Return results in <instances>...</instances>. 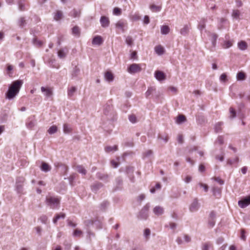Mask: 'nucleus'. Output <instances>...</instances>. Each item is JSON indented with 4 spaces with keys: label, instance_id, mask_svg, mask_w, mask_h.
Returning <instances> with one entry per match:
<instances>
[{
    "label": "nucleus",
    "instance_id": "nucleus-6",
    "mask_svg": "<svg viewBox=\"0 0 250 250\" xmlns=\"http://www.w3.org/2000/svg\"><path fill=\"white\" fill-rule=\"evenodd\" d=\"M200 204L197 199H195L189 207V210L191 212H195L198 210Z\"/></svg>",
    "mask_w": 250,
    "mask_h": 250
},
{
    "label": "nucleus",
    "instance_id": "nucleus-8",
    "mask_svg": "<svg viewBox=\"0 0 250 250\" xmlns=\"http://www.w3.org/2000/svg\"><path fill=\"white\" fill-rule=\"evenodd\" d=\"M100 22L102 27H106L109 26L110 21L108 18L105 16H102L100 19Z\"/></svg>",
    "mask_w": 250,
    "mask_h": 250
},
{
    "label": "nucleus",
    "instance_id": "nucleus-54",
    "mask_svg": "<svg viewBox=\"0 0 250 250\" xmlns=\"http://www.w3.org/2000/svg\"><path fill=\"white\" fill-rule=\"evenodd\" d=\"M137 52L135 51H133L131 53L130 59H137Z\"/></svg>",
    "mask_w": 250,
    "mask_h": 250
},
{
    "label": "nucleus",
    "instance_id": "nucleus-43",
    "mask_svg": "<svg viewBox=\"0 0 250 250\" xmlns=\"http://www.w3.org/2000/svg\"><path fill=\"white\" fill-rule=\"evenodd\" d=\"M211 246L209 243H206L203 244L202 250H209V248Z\"/></svg>",
    "mask_w": 250,
    "mask_h": 250
},
{
    "label": "nucleus",
    "instance_id": "nucleus-11",
    "mask_svg": "<svg viewBox=\"0 0 250 250\" xmlns=\"http://www.w3.org/2000/svg\"><path fill=\"white\" fill-rule=\"evenodd\" d=\"M166 74L162 71L157 70V81L162 82L166 79Z\"/></svg>",
    "mask_w": 250,
    "mask_h": 250
},
{
    "label": "nucleus",
    "instance_id": "nucleus-10",
    "mask_svg": "<svg viewBox=\"0 0 250 250\" xmlns=\"http://www.w3.org/2000/svg\"><path fill=\"white\" fill-rule=\"evenodd\" d=\"M213 195L217 198H219L221 194V189L220 188L213 187L212 188Z\"/></svg>",
    "mask_w": 250,
    "mask_h": 250
},
{
    "label": "nucleus",
    "instance_id": "nucleus-27",
    "mask_svg": "<svg viewBox=\"0 0 250 250\" xmlns=\"http://www.w3.org/2000/svg\"><path fill=\"white\" fill-rule=\"evenodd\" d=\"M158 139L164 142V143H167L168 140V137L167 135H161L159 134L158 136Z\"/></svg>",
    "mask_w": 250,
    "mask_h": 250
},
{
    "label": "nucleus",
    "instance_id": "nucleus-35",
    "mask_svg": "<svg viewBox=\"0 0 250 250\" xmlns=\"http://www.w3.org/2000/svg\"><path fill=\"white\" fill-rule=\"evenodd\" d=\"M26 20H25L24 18L21 17L19 19L18 24L20 27H23L26 24Z\"/></svg>",
    "mask_w": 250,
    "mask_h": 250
},
{
    "label": "nucleus",
    "instance_id": "nucleus-31",
    "mask_svg": "<svg viewBox=\"0 0 250 250\" xmlns=\"http://www.w3.org/2000/svg\"><path fill=\"white\" fill-rule=\"evenodd\" d=\"M76 90V88L74 86L71 87L68 89V96L69 97H71L74 95V93L75 92Z\"/></svg>",
    "mask_w": 250,
    "mask_h": 250
},
{
    "label": "nucleus",
    "instance_id": "nucleus-4",
    "mask_svg": "<svg viewBox=\"0 0 250 250\" xmlns=\"http://www.w3.org/2000/svg\"><path fill=\"white\" fill-rule=\"evenodd\" d=\"M239 206L241 208H245L250 204V195L246 197L238 202Z\"/></svg>",
    "mask_w": 250,
    "mask_h": 250
},
{
    "label": "nucleus",
    "instance_id": "nucleus-38",
    "mask_svg": "<svg viewBox=\"0 0 250 250\" xmlns=\"http://www.w3.org/2000/svg\"><path fill=\"white\" fill-rule=\"evenodd\" d=\"M125 42L128 45H132L133 43V40L130 36H127L125 39Z\"/></svg>",
    "mask_w": 250,
    "mask_h": 250
},
{
    "label": "nucleus",
    "instance_id": "nucleus-63",
    "mask_svg": "<svg viewBox=\"0 0 250 250\" xmlns=\"http://www.w3.org/2000/svg\"><path fill=\"white\" fill-rule=\"evenodd\" d=\"M178 143L182 144L183 143V137L182 135H179L178 136Z\"/></svg>",
    "mask_w": 250,
    "mask_h": 250
},
{
    "label": "nucleus",
    "instance_id": "nucleus-14",
    "mask_svg": "<svg viewBox=\"0 0 250 250\" xmlns=\"http://www.w3.org/2000/svg\"><path fill=\"white\" fill-rule=\"evenodd\" d=\"M161 33L163 35L168 34L170 31L169 27L167 25H162L160 28Z\"/></svg>",
    "mask_w": 250,
    "mask_h": 250
},
{
    "label": "nucleus",
    "instance_id": "nucleus-25",
    "mask_svg": "<svg viewBox=\"0 0 250 250\" xmlns=\"http://www.w3.org/2000/svg\"><path fill=\"white\" fill-rule=\"evenodd\" d=\"M117 150V146L115 145L113 146H107L105 147V150L107 152H110L112 151H115Z\"/></svg>",
    "mask_w": 250,
    "mask_h": 250
},
{
    "label": "nucleus",
    "instance_id": "nucleus-53",
    "mask_svg": "<svg viewBox=\"0 0 250 250\" xmlns=\"http://www.w3.org/2000/svg\"><path fill=\"white\" fill-rule=\"evenodd\" d=\"M13 67L12 65L10 64H8L7 67V73L9 74V75L11 77L12 76L11 75V71L13 70Z\"/></svg>",
    "mask_w": 250,
    "mask_h": 250
},
{
    "label": "nucleus",
    "instance_id": "nucleus-41",
    "mask_svg": "<svg viewBox=\"0 0 250 250\" xmlns=\"http://www.w3.org/2000/svg\"><path fill=\"white\" fill-rule=\"evenodd\" d=\"M157 216L162 215L164 212V208L161 207L157 206Z\"/></svg>",
    "mask_w": 250,
    "mask_h": 250
},
{
    "label": "nucleus",
    "instance_id": "nucleus-46",
    "mask_svg": "<svg viewBox=\"0 0 250 250\" xmlns=\"http://www.w3.org/2000/svg\"><path fill=\"white\" fill-rule=\"evenodd\" d=\"M220 80L222 82H226L227 81V76L225 73L222 74L220 77Z\"/></svg>",
    "mask_w": 250,
    "mask_h": 250
},
{
    "label": "nucleus",
    "instance_id": "nucleus-51",
    "mask_svg": "<svg viewBox=\"0 0 250 250\" xmlns=\"http://www.w3.org/2000/svg\"><path fill=\"white\" fill-rule=\"evenodd\" d=\"M229 112L231 114L230 116V118H233L236 116V112L232 107L229 108Z\"/></svg>",
    "mask_w": 250,
    "mask_h": 250
},
{
    "label": "nucleus",
    "instance_id": "nucleus-40",
    "mask_svg": "<svg viewBox=\"0 0 250 250\" xmlns=\"http://www.w3.org/2000/svg\"><path fill=\"white\" fill-rule=\"evenodd\" d=\"M155 91V89L152 88H149L146 93V95L147 98H149L150 95Z\"/></svg>",
    "mask_w": 250,
    "mask_h": 250
},
{
    "label": "nucleus",
    "instance_id": "nucleus-2",
    "mask_svg": "<svg viewBox=\"0 0 250 250\" xmlns=\"http://www.w3.org/2000/svg\"><path fill=\"white\" fill-rule=\"evenodd\" d=\"M47 204L53 209L58 208L60 203V199L57 197L47 196L46 198Z\"/></svg>",
    "mask_w": 250,
    "mask_h": 250
},
{
    "label": "nucleus",
    "instance_id": "nucleus-48",
    "mask_svg": "<svg viewBox=\"0 0 250 250\" xmlns=\"http://www.w3.org/2000/svg\"><path fill=\"white\" fill-rule=\"evenodd\" d=\"M35 125V122L32 121L28 122L26 123V126L29 128H32V127H33Z\"/></svg>",
    "mask_w": 250,
    "mask_h": 250
},
{
    "label": "nucleus",
    "instance_id": "nucleus-15",
    "mask_svg": "<svg viewBox=\"0 0 250 250\" xmlns=\"http://www.w3.org/2000/svg\"><path fill=\"white\" fill-rule=\"evenodd\" d=\"M236 79L237 81H244L246 79L245 73L242 71L239 72L237 74Z\"/></svg>",
    "mask_w": 250,
    "mask_h": 250
},
{
    "label": "nucleus",
    "instance_id": "nucleus-28",
    "mask_svg": "<svg viewBox=\"0 0 250 250\" xmlns=\"http://www.w3.org/2000/svg\"><path fill=\"white\" fill-rule=\"evenodd\" d=\"M223 123L222 122H219L215 125L214 130L216 133H218L222 131L221 126Z\"/></svg>",
    "mask_w": 250,
    "mask_h": 250
},
{
    "label": "nucleus",
    "instance_id": "nucleus-36",
    "mask_svg": "<svg viewBox=\"0 0 250 250\" xmlns=\"http://www.w3.org/2000/svg\"><path fill=\"white\" fill-rule=\"evenodd\" d=\"M57 131V127L56 125L51 126L48 130V132L50 134H53Z\"/></svg>",
    "mask_w": 250,
    "mask_h": 250
},
{
    "label": "nucleus",
    "instance_id": "nucleus-60",
    "mask_svg": "<svg viewBox=\"0 0 250 250\" xmlns=\"http://www.w3.org/2000/svg\"><path fill=\"white\" fill-rule=\"evenodd\" d=\"M177 225L174 223H169V227L171 229L174 230L176 229Z\"/></svg>",
    "mask_w": 250,
    "mask_h": 250
},
{
    "label": "nucleus",
    "instance_id": "nucleus-16",
    "mask_svg": "<svg viewBox=\"0 0 250 250\" xmlns=\"http://www.w3.org/2000/svg\"><path fill=\"white\" fill-rule=\"evenodd\" d=\"M208 35L210 36L211 37V42L213 47L215 46L216 40L218 38V35L215 33H211L210 32H208Z\"/></svg>",
    "mask_w": 250,
    "mask_h": 250
},
{
    "label": "nucleus",
    "instance_id": "nucleus-23",
    "mask_svg": "<svg viewBox=\"0 0 250 250\" xmlns=\"http://www.w3.org/2000/svg\"><path fill=\"white\" fill-rule=\"evenodd\" d=\"M72 34L76 36L79 37L80 35V30L78 26H75L72 28Z\"/></svg>",
    "mask_w": 250,
    "mask_h": 250
},
{
    "label": "nucleus",
    "instance_id": "nucleus-49",
    "mask_svg": "<svg viewBox=\"0 0 250 250\" xmlns=\"http://www.w3.org/2000/svg\"><path fill=\"white\" fill-rule=\"evenodd\" d=\"M209 227L210 228H212L215 224V219H209L208 218V222Z\"/></svg>",
    "mask_w": 250,
    "mask_h": 250
},
{
    "label": "nucleus",
    "instance_id": "nucleus-20",
    "mask_svg": "<svg viewBox=\"0 0 250 250\" xmlns=\"http://www.w3.org/2000/svg\"><path fill=\"white\" fill-rule=\"evenodd\" d=\"M104 77L108 81H112L114 79V76L113 74L110 71H107L105 72Z\"/></svg>",
    "mask_w": 250,
    "mask_h": 250
},
{
    "label": "nucleus",
    "instance_id": "nucleus-3",
    "mask_svg": "<svg viewBox=\"0 0 250 250\" xmlns=\"http://www.w3.org/2000/svg\"><path fill=\"white\" fill-rule=\"evenodd\" d=\"M142 70L140 64L133 63L128 67L127 71L129 73L134 74L138 73Z\"/></svg>",
    "mask_w": 250,
    "mask_h": 250
},
{
    "label": "nucleus",
    "instance_id": "nucleus-59",
    "mask_svg": "<svg viewBox=\"0 0 250 250\" xmlns=\"http://www.w3.org/2000/svg\"><path fill=\"white\" fill-rule=\"evenodd\" d=\"M111 164L112 167L114 168L117 167L119 165L118 163L115 162L114 160L111 161Z\"/></svg>",
    "mask_w": 250,
    "mask_h": 250
},
{
    "label": "nucleus",
    "instance_id": "nucleus-22",
    "mask_svg": "<svg viewBox=\"0 0 250 250\" xmlns=\"http://www.w3.org/2000/svg\"><path fill=\"white\" fill-rule=\"evenodd\" d=\"M65 217V214L63 213H60V214H57L56 216L53 219V222L56 224L57 221L60 218H64Z\"/></svg>",
    "mask_w": 250,
    "mask_h": 250
},
{
    "label": "nucleus",
    "instance_id": "nucleus-29",
    "mask_svg": "<svg viewBox=\"0 0 250 250\" xmlns=\"http://www.w3.org/2000/svg\"><path fill=\"white\" fill-rule=\"evenodd\" d=\"M76 170L79 173L85 175L86 174V170L82 166H78L76 167Z\"/></svg>",
    "mask_w": 250,
    "mask_h": 250
},
{
    "label": "nucleus",
    "instance_id": "nucleus-26",
    "mask_svg": "<svg viewBox=\"0 0 250 250\" xmlns=\"http://www.w3.org/2000/svg\"><path fill=\"white\" fill-rule=\"evenodd\" d=\"M189 31V27L188 25H185L181 29L180 33L182 35H186L188 34Z\"/></svg>",
    "mask_w": 250,
    "mask_h": 250
},
{
    "label": "nucleus",
    "instance_id": "nucleus-61",
    "mask_svg": "<svg viewBox=\"0 0 250 250\" xmlns=\"http://www.w3.org/2000/svg\"><path fill=\"white\" fill-rule=\"evenodd\" d=\"M149 22V18L148 16H145L144 19V23L145 24H148Z\"/></svg>",
    "mask_w": 250,
    "mask_h": 250
},
{
    "label": "nucleus",
    "instance_id": "nucleus-37",
    "mask_svg": "<svg viewBox=\"0 0 250 250\" xmlns=\"http://www.w3.org/2000/svg\"><path fill=\"white\" fill-rule=\"evenodd\" d=\"M71 128L69 126V125L65 124L63 125V132L65 133H69L71 132Z\"/></svg>",
    "mask_w": 250,
    "mask_h": 250
},
{
    "label": "nucleus",
    "instance_id": "nucleus-42",
    "mask_svg": "<svg viewBox=\"0 0 250 250\" xmlns=\"http://www.w3.org/2000/svg\"><path fill=\"white\" fill-rule=\"evenodd\" d=\"M239 161V158L238 157H235L233 160L229 159L227 161V163L230 165H231L233 163H237Z\"/></svg>",
    "mask_w": 250,
    "mask_h": 250
},
{
    "label": "nucleus",
    "instance_id": "nucleus-5",
    "mask_svg": "<svg viewBox=\"0 0 250 250\" xmlns=\"http://www.w3.org/2000/svg\"><path fill=\"white\" fill-rule=\"evenodd\" d=\"M127 26V23L126 21L120 20L119 21L116 23V27L120 30L122 32H124L125 31V27Z\"/></svg>",
    "mask_w": 250,
    "mask_h": 250
},
{
    "label": "nucleus",
    "instance_id": "nucleus-64",
    "mask_svg": "<svg viewBox=\"0 0 250 250\" xmlns=\"http://www.w3.org/2000/svg\"><path fill=\"white\" fill-rule=\"evenodd\" d=\"M184 240L186 242H189L191 240L190 237L188 236V235H184Z\"/></svg>",
    "mask_w": 250,
    "mask_h": 250
},
{
    "label": "nucleus",
    "instance_id": "nucleus-18",
    "mask_svg": "<svg viewBox=\"0 0 250 250\" xmlns=\"http://www.w3.org/2000/svg\"><path fill=\"white\" fill-rule=\"evenodd\" d=\"M63 17V14L61 11L57 10L54 14V19L56 21H59Z\"/></svg>",
    "mask_w": 250,
    "mask_h": 250
},
{
    "label": "nucleus",
    "instance_id": "nucleus-56",
    "mask_svg": "<svg viewBox=\"0 0 250 250\" xmlns=\"http://www.w3.org/2000/svg\"><path fill=\"white\" fill-rule=\"evenodd\" d=\"M80 15V11H77L75 10H74L73 12H72V15L74 17H79Z\"/></svg>",
    "mask_w": 250,
    "mask_h": 250
},
{
    "label": "nucleus",
    "instance_id": "nucleus-30",
    "mask_svg": "<svg viewBox=\"0 0 250 250\" xmlns=\"http://www.w3.org/2000/svg\"><path fill=\"white\" fill-rule=\"evenodd\" d=\"M186 119L185 116L180 115L177 117L176 122L178 124H181L182 123L185 122Z\"/></svg>",
    "mask_w": 250,
    "mask_h": 250
},
{
    "label": "nucleus",
    "instance_id": "nucleus-24",
    "mask_svg": "<svg viewBox=\"0 0 250 250\" xmlns=\"http://www.w3.org/2000/svg\"><path fill=\"white\" fill-rule=\"evenodd\" d=\"M241 15V13L238 10H233L231 16L233 18L238 19Z\"/></svg>",
    "mask_w": 250,
    "mask_h": 250
},
{
    "label": "nucleus",
    "instance_id": "nucleus-34",
    "mask_svg": "<svg viewBox=\"0 0 250 250\" xmlns=\"http://www.w3.org/2000/svg\"><path fill=\"white\" fill-rule=\"evenodd\" d=\"M129 120L133 124L136 123L137 122L136 116L134 114H131L128 116Z\"/></svg>",
    "mask_w": 250,
    "mask_h": 250
},
{
    "label": "nucleus",
    "instance_id": "nucleus-17",
    "mask_svg": "<svg viewBox=\"0 0 250 250\" xmlns=\"http://www.w3.org/2000/svg\"><path fill=\"white\" fill-rule=\"evenodd\" d=\"M238 48L241 50H245L247 49L248 44L245 41H242L238 43Z\"/></svg>",
    "mask_w": 250,
    "mask_h": 250
},
{
    "label": "nucleus",
    "instance_id": "nucleus-39",
    "mask_svg": "<svg viewBox=\"0 0 250 250\" xmlns=\"http://www.w3.org/2000/svg\"><path fill=\"white\" fill-rule=\"evenodd\" d=\"M144 235L146 237V239L147 240L150 235V230L148 229H146L144 230Z\"/></svg>",
    "mask_w": 250,
    "mask_h": 250
},
{
    "label": "nucleus",
    "instance_id": "nucleus-1",
    "mask_svg": "<svg viewBox=\"0 0 250 250\" xmlns=\"http://www.w3.org/2000/svg\"><path fill=\"white\" fill-rule=\"evenodd\" d=\"M22 83L21 80H16L12 82L6 94V97L9 99L14 98L19 92Z\"/></svg>",
    "mask_w": 250,
    "mask_h": 250
},
{
    "label": "nucleus",
    "instance_id": "nucleus-7",
    "mask_svg": "<svg viewBox=\"0 0 250 250\" xmlns=\"http://www.w3.org/2000/svg\"><path fill=\"white\" fill-rule=\"evenodd\" d=\"M148 214V207L146 206H145L140 211L139 215H138V218L139 219H146Z\"/></svg>",
    "mask_w": 250,
    "mask_h": 250
},
{
    "label": "nucleus",
    "instance_id": "nucleus-62",
    "mask_svg": "<svg viewBox=\"0 0 250 250\" xmlns=\"http://www.w3.org/2000/svg\"><path fill=\"white\" fill-rule=\"evenodd\" d=\"M40 220L43 223H46L47 220V217L46 216H42L40 217Z\"/></svg>",
    "mask_w": 250,
    "mask_h": 250
},
{
    "label": "nucleus",
    "instance_id": "nucleus-32",
    "mask_svg": "<svg viewBox=\"0 0 250 250\" xmlns=\"http://www.w3.org/2000/svg\"><path fill=\"white\" fill-rule=\"evenodd\" d=\"M66 53L65 52L64 49H60L58 52V55L60 58H63L66 56Z\"/></svg>",
    "mask_w": 250,
    "mask_h": 250
},
{
    "label": "nucleus",
    "instance_id": "nucleus-55",
    "mask_svg": "<svg viewBox=\"0 0 250 250\" xmlns=\"http://www.w3.org/2000/svg\"><path fill=\"white\" fill-rule=\"evenodd\" d=\"M214 179L221 185H223L224 184V181L222 180L221 179H220L219 177H214Z\"/></svg>",
    "mask_w": 250,
    "mask_h": 250
},
{
    "label": "nucleus",
    "instance_id": "nucleus-19",
    "mask_svg": "<svg viewBox=\"0 0 250 250\" xmlns=\"http://www.w3.org/2000/svg\"><path fill=\"white\" fill-rule=\"evenodd\" d=\"M206 21H207V20L205 19H202L199 23V25L198 26V29L200 30V31H202L206 27Z\"/></svg>",
    "mask_w": 250,
    "mask_h": 250
},
{
    "label": "nucleus",
    "instance_id": "nucleus-50",
    "mask_svg": "<svg viewBox=\"0 0 250 250\" xmlns=\"http://www.w3.org/2000/svg\"><path fill=\"white\" fill-rule=\"evenodd\" d=\"M121 10L118 7L114 8L113 10V14L116 15H120L121 14Z\"/></svg>",
    "mask_w": 250,
    "mask_h": 250
},
{
    "label": "nucleus",
    "instance_id": "nucleus-58",
    "mask_svg": "<svg viewBox=\"0 0 250 250\" xmlns=\"http://www.w3.org/2000/svg\"><path fill=\"white\" fill-rule=\"evenodd\" d=\"M224 238L222 237H220L217 238V239L216 240V243L218 244H221L224 242Z\"/></svg>",
    "mask_w": 250,
    "mask_h": 250
},
{
    "label": "nucleus",
    "instance_id": "nucleus-21",
    "mask_svg": "<svg viewBox=\"0 0 250 250\" xmlns=\"http://www.w3.org/2000/svg\"><path fill=\"white\" fill-rule=\"evenodd\" d=\"M166 50L161 45H157V55H162L165 54Z\"/></svg>",
    "mask_w": 250,
    "mask_h": 250
},
{
    "label": "nucleus",
    "instance_id": "nucleus-44",
    "mask_svg": "<svg viewBox=\"0 0 250 250\" xmlns=\"http://www.w3.org/2000/svg\"><path fill=\"white\" fill-rule=\"evenodd\" d=\"M215 143H218L219 145H222L224 143V138L222 136H219L217 138V140L215 142Z\"/></svg>",
    "mask_w": 250,
    "mask_h": 250
},
{
    "label": "nucleus",
    "instance_id": "nucleus-13",
    "mask_svg": "<svg viewBox=\"0 0 250 250\" xmlns=\"http://www.w3.org/2000/svg\"><path fill=\"white\" fill-rule=\"evenodd\" d=\"M41 169L44 172H47L51 170V167L48 164L45 162H42L41 167Z\"/></svg>",
    "mask_w": 250,
    "mask_h": 250
},
{
    "label": "nucleus",
    "instance_id": "nucleus-47",
    "mask_svg": "<svg viewBox=\"0 0 250 250\" xmlns=\"http://www.w3.org/2000/svg\"><path fill=\"white\" fill-rule=\"evenodd\" d=\"M82 234V231L81 230L76 229L74 230L73 235L75 236L80 237Z\"/></svg>",
    "mask_w": 250,
    "mask_h": 250
},
{
    "label": "nucleus",
    "instance_id": "nucleus-12",
    "mask_svg": "<svg viewBox=\"0 0 250 250\" xmlns=\"http://www.w3.org/2000/svg\"><path fill=\"white\" fill-rule=\"evenodd\" d=\"M103 42L102 38L100 36H95L92 40V44L95 45H101Z\"/></svg>",
    "mask_w": 250,
    "mask_h": 250
},
{
    "label": "nucleus",
    "instance_id": "nucleus-52",
    "mask_svg": "<svg viewBox=\"0 0 250 250\" xmlns=\"http://www.w3.org/2000/svg\"><path fill=\"white\" fill-rule=\"evenodd\" d=\"M240 238L242 240L245 241L246 239V236L245 235V231L244 229H241V236Z\"/></svg>",
    "mask_w": 250,
    "mask_h": 250
},
{
    "label": "nucleus",
    "instance_id": "nucleus-9",
    "mask_svg": "<svg viewBox=\"0 0 250 250\" xmlns=\"http://www.w3.org/2000/svg\"><path fill=\"white\" fill-rule=\"evenodd\" d=\"M41 91L47 97H50L53 94L52 88L50 87L42 86L41 87Z\"/></svg>",
    "mask_w": 250,
    "mask_h": 250
},
{
    "label": "nucleus",
    "instance_id": "nucleus-33",
    "mask_svg": "<svg viewBox=\"0 0 250 250\" xmlns=\"http://www.w3.org/2000/svg\"><path fill=\"white\" fill-rule=\"evenodd\" d=\"M232 45V42L230 41H227L224 42L223 47L224 48H228Z\"/></svg>",
    "mask_w": 250,
    "mask_h": 250
},
{
    "label": "nucleus",
    "instance_id": "nucleus-45",
    "mask_svg": "<svg viewBox=\"0 0 250 250\" xmlns=\"http://www.w3.org/2000/svg\"><path fill=\"white\" fill-rule=\"evenodd\" d=\"M198 185L201 187V188H203L204 191L205 192H207L208 191V187L207 185L206 184H204L203 183H199L198 184Z\"/></svg>",
    "mask_w": 250,
    "mask_h": 250
},
{
    "label": "nucleus",
    "instance_id": "nucleus-57",
    "mask_svg": "<svg viewBox=\"0 0 250 250\" xmlns=\"http://www.w3.org/2000/svg\"><path fill=\"white\" fill-rule=\"evenodd\" d=\"M216 214L214 211H211L209 214V219H215Z\"/></svg>",
    "mask_w": 250,
    "mask_h": 250
}]
</instances>
